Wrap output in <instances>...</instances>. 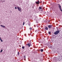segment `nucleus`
I'll use <instances>...</instances> for the list:
<instances>
[{"instance_id":"f257e3e1","label":"nucleus","mask_w":62,"mask_h":62,"mask_svg":"<svg viewBox=\"0 0 62 62\" xmlns=\"http://www.w3.org/2000/svg\"><path fill=\"white\" fill-rule=\"evenodd\" d=\"M60 32V30H57L54 32V34L55 35H57L59 34V33Z\"/></svg>"},{"instance_id":"f03ea898","label":"nucleus","mask_w":62,"mask_h":62,"mask_svg":"<svg viewBox=\"0 0 62 62\" xmlns=\"http://www.w3.org/2000/svg\"><path fill=\"white\" fill-rule=\"evenodd\" d=\"M58 7L60 9V10L61 11V9H62V8H61V6L60 5V4H58Z\"/></svg>"},{"instance_id":"7ed1b4c3","label":"nucleus","mask_w":62,"mask_h":62,"mask_svg":"<svg viewBox=\"0 0 62 62\" xmlns=\"http://www.w3.org/2000/svg\"><path fill=\"white\" fill-rule=\"evenodd\" d=\"M17 9H18V10H19V11H20V12H21V10H21V8H20V7H17Z\"/></svg>"},{"instance_id":"20e7f679","label":"nucleus","mask_w":62,"mask_h":62,"mask_svg":"<svg viewBox=\"0 0 62 62\" xmlns=\"http://www.w3.org/2000/svg\"><path fill=\"white\" fill-rule=\"evenodd\" d=\"M53 25H49L48 26V27L49 29H50L51 28H52V27Z\"/></svg>"},{"instance_id":"39448f33","label":"nucleus","mask_w":62,"mask_h":62,"mask_svg":"<svg viewBox=\"0 0 62 62\" xmlns=\"http://www.w3.org/2000/svg\"><path fill=\"white\" fill-rule=\"evenodd\" d=\"M26 45H28V47H30L31 46V44L29 43L28 44H26Z\"/></svg>"},{"instance_id":"423d86ee","label":"nucleus","mask_w":62,"mask_h":62,"mask_svg":"<svg viewBox=\"0 0 62 62\" xmlns=\"http://www.w3.org/2000/svg\"><path fill=\"white\" fill-rule=\"evenodd\" d=\"M36 4H37L38 5H39V1L38 0L37 2H35Z\"/></svg>"},{"instance_id":"0eeeda50","label":"nucleus","mask_w":62,"mask_h":62,"mask_svg":"<svg viewBox=\"0 0 62 62\" xmlns=\"http://www.w3.org/2000/svg\"><path fill=\"white\" fill-rule=\"evenodd\" d=\"M45 29L46 30H48V28L47 27H45Z\"/></svg>"},{"instance_id":"6e6552de","label":"nucleus","mask_w":62,"mask_h":62,"mask_svg":"<svg viewBox=\"0 0 62 62\" xmlns=\"http://www.w3.org/2000/svg\"><path fill=\"white\" fill-rule=\"evenodd\" d=\"M49 48H51V49H52V48L53 47V46H52L51 45H50L49 46Z\"/></svg>"},{"instance_id":"1a4fd4ad","label":"nucleus","mask_w":62,"mask_h":62,"mask_svg":"<svg viewBox=\"0 0 62 62\" xmlns=\"http://www.w3.org/2000/svg\"><path fill=\"white\" fill-rule=\"evenodd\" d=\"M43 50H44V49H41L40 50L41 51V52H43Z\"/></svg>"},{"instance_id":"9d476101","label":"nucleus","mask_w":62,"mask_h":62,"mask_svg":"<svg viewBox=\"0 0 62 62\" xmlns=\"http://www.w3.org/2000/svg\"><path fill=\"white\" fill-rule=\"evenodd\" d=\"M0 26H1L2 27H3V28H5L6 27L5 26H3V25H1Z\"/></svg>"},{"instance_id":"9b49d317","label":"nucleus","mask_w":62,"mask_h":62,"mask_svg":"<svg viewBox=\"0 0 62 62\" xmlns=\"http://www.w3.org/2000/svg\"><path fill=\"white\" fill-rule=\"evenodd\" d=\"M24 59H26V56H25V55L24 56Z\"/></svg>"},{"instance_id":"f8f14e48","label":"nucleus","mask_w":62,"mask_h":62,"mask_svg":"<svg viewBox=\"0 0 62 62\" xmlns=\"http://www.w3.org/2000/svg\"><path fill=\"white\" fill-rule=\"evenodd\" d=\"M39 8L40 9H42V7H40Z\"/></svg>"},{"instance_id":"ddd939ff","label":"nucleus","mask_w":62,"mask_h":62,"mask_svg":"<svg viewBox=\"0 0 62 62\" xmlns=\"http://www.w3.org/2000/svg\"><path fill=\"white\" fill-rule=\"evenodd\" d=\"M5 2V0H3V1H2V3H4V2Z\"/></svg>"},{"instance_id":"4468645a","label":"nucleus","mask_w":62,"mask_h":62,"mask_svg":"<svg viewBox=\"0 0 62 62\" xmlns=\"http://www.w3.org/2000/svg\"><path fill=\"white\" fill-rule=\"evenodd\" d=\"M22 49H24V46H23L22 47Z\"/></svg>"},{"instance_id":"2eb2a0df","label":"nucleus","mask_w":62,"mask_h":62,"mask_svg":"<svg viewBox=\"0 0 62 62\" xmlns=\"http://www.w3.org/2000/svg\"><path fill=\"white\" fill-rule=\"evenodd\" d=\"M51 32L50 31H49L48 32V33L49 34H51Z\"/></svg>"},{"instance_id":"dca6fc26","label":"nucleus","mask_w":62,"mask_h":62,"mask_svg":"<svg viewBox=\"0 0 62 62\" xmlns=\"http://www.w3.org/2000/svg\"><path fill=\"white\" fill-rule=\"evenodd\" d=\"M2 52H3V50L1 49L0 51V53H2Z\"/></svg>"},{"instance_id":"f3484780","label":"nucleus","mask_w":62,"mask_h":62,"mask_svg":"<svg viewBox=\"0 0 62 62\" xmlns=\"http://www.w3.org/2000/svg\"><path fill=\"white\" fill-rule=\"evenodd\" d=\"M1 41V42H3V40H2V39H0Z\"/></svg>"},{"instance_id":"a211bd4d","label":"nucleus","mask_w":62,"mask_h":62,"mask_svg":"<svg viewBox=\"0 0 62 62\" xmlns=\"http://www.w3.org/2000/svg\"><path fill=\"white\" fill-rule=\"evenodd\" d=\"M29 29H30V30H32V28L31 27L30 28H29Z\"/></svg>"},{"instance_id":"6ab92c4d","label":"nucleus","mask_w":62,"mask_h":62,"mask_svg":"<svg viewBox=\"0 0 62 62\" xmlns=\"http://www.w3.org/2000/svg\"><path fill=\"white\" fill-rule=\"evenodd\" d=\"M25 23L24 22L23 23V25H24V24Z\"/></svg>"},{"instance_id":"aec40b11","label":"nucleus","mask_w":62,"mask_h":62,"mask_svg":"<svg viewBox=\"0 0 62 62\" xmlns=\"http://www.w3.org/2000/svg\"><path fill=\"white\" fill-rule=\"evenodd\" d=\"M19 52H18L17 54H18V55H19Z\"/></svg>"},{"instance_id":"412c9836","label":"nucleus","mask_w":62,"mask_h":62,"mask_svg":"<svg viewBox=\"0 0 62 62\" xmlns=\"http://www.w3.org/2000/svg\"><path fill=\"white\" fill-rule=\"evenodd\" d=\"M55 52H56L55 51H54V53H55Z\"/></svg>"},{"instance_id":"4be33fe9","label":"nucleus","mask_w":62,"mask_h":62,"mask_svg":"<svg viewBox=\"0 0 62 62\" xmlns=\"http://www.w3.org/2000/svg\"><path fill=\"white\" fill-rule=\"evenodd\" d=\"M15 9H17V8L16 7H15Z\"/></svg>"},{"instance_id":"5701e85b","label":"nucleus","mask_w":62,"mask_h":62,"mask_svg":"<svg viewBox=\"0 0 62 62\" xmlns=\"http://www.w3.org/2000/svg\"><path fill=\"white\" fill-rule=\"evenodd\" d=\"M37 27H38V25H37Z\"/></svg>"},{"instance_id":"b1692460","label":"nucleus","mask_w":62,"mask_h":62,"mask_svg":"<svg viewBox=\"0 0 62 62\" xmlns=\"http://www.w3.org/2000/svg\"><path fill=\"white\" fill-rule=\"evenodd\" d=\"M37 30H36L35 31V32H37Z\"/></svg>"},{"instance_id":"393cba45","label":"nucleus","mask_w":62,"mask_h":62,"mask_svg":"<svg viewBox=\"0 0 62 62\" xmlns=\"http://www.w3.org/2000/svg\"><path fill=\"white\" fill-rule=\"evenodd\" d=\"M48 22H50V21L49 20L48 21Z\"/></svg>"},{"instance_id":"a878e982","label":"nucleus","mask_w":62,"mask_h":62,"mask_svg":"<svg viewBox=\"0 0 62 62\" xmlns=\"http://www.w3.org/2000/svg\"><path fill=\"white\" fill-rule=\"evenodd\" d=\"M24 60H26L24 58Z\"/></svg>"},{"instance_id":"bb28decb","label":"nucleus","mask_w":62,"mask_h":62,"mask_svg":"<svg viewBox=\"0 0 62 62\" xmlns=\"http://www.w3.org/2000/svg\"><path fill=\"white\" fill-rule=\"evenodd\" d=\"M40 3H42V1H41L40 2Z\"/></svg>"},{"instance_id":"cd10ccee","label":"nucleus","mask_w":62,"mask_h":62,"mask_svg":"<svg viewBox=\"0 0 62 62\" xmlns=\"http://www.w3.org/2000/svg\"><path fill=\"white\" fill-rule=\"evenodd\" d=\"M29 24V25H30V24Z\"/></svg>"},{"instance_id":"c85d7f7f","label":"nucleus","mask_w":62,"mask_h":62,"mask_svg":"<svg viewBox=\"0 0 62 62\" xmlns=\"http://www.w3.org/2000/svg\"><path fill=\"white\" fill-rule=\"evenodd\" d=\"M1 39V37H0V39Z\"/></svg>"},{"instance_id":"c756f323","label":"nucleus","mask_w":62,"mask_h":62,"mask_svg":"<svg viewBox=\"0 0 62 62\" xmlns=\"http://www.w3.org/2000/svg\"><path fill=\"white\" fill-rule=\"evenodd\" d=\"M41 10H42V9H41Z\"/></svg>"},{"instance_id":"7c9ffc66","label":"nucleus","mask_w":62,"mask_h":62,"mask_svg":"<svg viewBox=\"0 0 62 62\" xmlns=\"http://www.w3.org/2000/svg\"><path fill=\"white\" fill-rule=\"evenodd\" d=\"M34 27H36V26H34Z\"/></svg>"},{"instance_id":"2f4dec72","label":"nucleus","mask_w":62,"mask_h":62,"mask_svg":"<svg viewBox=\"0 0 62 62\" xmlns=\"http://www.w3.org/2000/svg\"><path fill=\"white\" fill-rule=\"evenodd\" d=\"M20 46V47H21V46Z\"/></svg>"},{"instance_id":"473e14b6","label":"nucleus","mask_w":62,"mask_h":62,"mask_svg":"<svg viewBox=\"0 0 62 62\" xmlns=\"http://www.w3.org/2000/svg\"><path fill=\"white\" fill-rule=\"evenodd\" d=\"M25 36H26V35H25Z\"/></svg>"}]
</instances>
